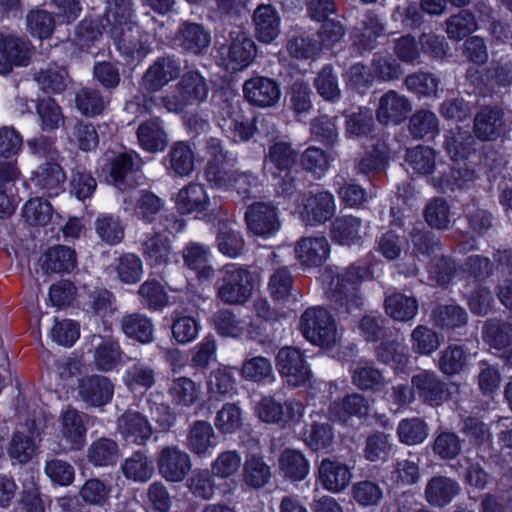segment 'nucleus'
<instances>
[{"mask_svg":"<svg viewBox=\"0 0 512 512\" xmlns=\"http://www.w3.org/2000/svg\"><path fill=\"white\" fill-rule=\"evenodd\" d=\"M251 272L238 264L230 263L219 271L216 282V297L227 305H243L253 292Z\"/></svg>","mask_w":512,"mask_h":512,"instance_id":"obj_1","label":"nucleus"},{"mask_svg":"<svg viewBox=\"0 0 512 512\" xmlns=\"http://www.w3.org/2000/svg\"><path fill=\"white\" fill-rule=\"evenodd\" d=\"M209 85L197 70L186 71L175 85V91L160 98L162 106L173 113L184 111L187 106L206 101Z\"/></svg>","mask_w":512,"mask_h":512,"instance_id":"obj_2","label":"nucleus"},{"mask_svg":"<svg viewBox=\"0 0 512 512\" xmlns=\"http://www.w3.org/2000/svg\"><path fill=\"white\" fill-rule=\"evenodd\" d=\"M365 272L363 267L352 264L331 279L330 297L336 309L350 313L362 305L360 285Z\"/></svg>","mask_w":512,"mask_h":512,"instance_id":"obj_3","label":"nucleus"},{"mask_svg":"<svg viewBox=\"0 0 512 512\" xmlns=\"http://www.w3.org/2000/svg\"><path fill=\"white\" fill-rule=\"evenodd\" d=\"M300 330L312 344L331 348L337 341V328L328 310L322 307H311L304 311L300 318Z\"/></svg>","mask_w":512,"mask_h":512,"instance_id":"obj_4","label":"nucleus"},{"mask_svg":"<svg viewBox=\"0 0 512 512\" xmlns=\"http://www.w3.org/2000/svg\"><path fill=\"white\" fill-rule=\"evenodd\" d=\"M256 54L254 41L241 29L229 33V43L219 49L220 64L229 72L247 68Z\"/></svg>","mask_w":512,"mask_h":512,"instance_id":"obj_5","label":"nucleus"},{"mask_svg":"<svg viewBox=\"0 0 512 512\" xmlns=\"http://www.w3.org/2000/svg\"><path fill=\"white\" fill-rule=\"evenodd\" d=\"M32 53V45L28 39L0 31V74L7 75L14 67L27 66Z\"/></svg>","mask_w":512,"mask_h":512,"instance_id":"obj_6","label":"nucleus"},{"mask_svg":"<svg viewBox=\"0 0 512 512\" xmlns=\"http://www.w3.org/2000/svg\"><path fill=\"white\" fill-rule=\"evenodd\" d=\"M116 49L127 60L140 61L151 51L148 35L137 25L108 30Z\"/></svg>","mask_w":512,"mask_h":512,"instance_id":"obj_7","label":"nucleus"},{"mask_svg":"<svg viewBox=\"0 0 512 512\" xmlns=\"http://www.w3.org/2000/svg\"><path fill=\"white\" fill-rule=\"evenodd\" d=\"M159 474L168 482H182L192 468L190 455L178 445H167L160 449L156 458Z\"/></svg>","mask_w":512,"mask_h":512,"instance_id":"obj_8","label":"nucleus"},{"mask_svg":"<svg viewBox=\"0 0 512 512\" xmlns=\"http://www.w3.org/2000/svg\"><path fill=\"white\" fill-rule=\"evenodd\" d=\"M276 366L286 382L293 387L305 385L312 376L304 355L298 348H281L276 356Z\"/></svg>","mask_w":512,"mask_h":512,"instance_id":"obj_9","label":"nucleus"},{"mask_svg":"<svg viewBox=\"0 0 512 512\" xmlns=\"http://www.w3.org/2000/svg\"><path fill=\"white\" fill-rule=\"evenodd\" d=\"M181 73V63L174 56L158 57L143 74L140 86L149 93L160 91Z\"/></svg>","mask_w":512,"mask_h":512,"instance_id":"obj_10","label":"nucleus"},{"mask_svg":"<svg viewBox=\"0 0 512 512\" xmlns=\"http://www.w3.org/2000/svg\"><path fill=\"white\" fill-rule=\"evenodd\" d=\"M245 221L251 233L264 238L275 235L281 227L277 208L266 202L249 205L245 212Z\"/></svg>","mask_w":512,"mask_h":512,"instance_id":"obj_11","label":"nucleus"},{"mask_svg":"<svg viewBox=\"0 0 512 512\" xmlns=\"http://www.w3.org/2000/svg\"><path fill=\"white\" fill-rule=\"evenodd\" d=\"M77 392L80 399L90 407L108 404L114 395V383L103 375H86L79 379Z\"/></svg>","mask_w":512,"mask_h":512,"instance_id":"obj_12","label":"nucleus"},{"mask_svg":"<svg viewBox=\"0 0 512 512\" xmlns=\"http://www.w3.org/2000/svg\"><path fill=\"white\" fill-rule=\"evenodd\" d=\"M243 95L249 104L259 108H268L279 101L281 91L276 80L255 76L244 82Z\"/></svg>","mask_w":512,"mask_h":512,"instance_id":"obj_13","label":"nucleus"},{"mask_svg":"<svg viewBox=\"0 0 512 512\" xmlns=\"http://www.w3.org/2000/svg\"><path fill=\"white\" fill-rule=\"evenodd\" d=\"M335 210L334 196L328 191H321L305 196L299 213L303 222L314 226L329 221Z\"/></svg>","mask_w":512,"mask_h":512,"instance_id":"obj_14","label":"nucleus"},{"mask_svg":"<svg viewBox=\"0 0 512 512\" xmlns=\"http://www.w3.org/2000/svg\"><path fill=\"white\" fill-rule=\"evenodd\" d=\"M412 388L418 397L430 406H440L449 398L446 384L434 371L421 370L411 377Z\"/></svg>","mask_w":512,"mask_h":512,"instance_id":"obj_15","label":"nucleus"},{"mask_svg":"<svg viewBox=\"0 0 512 512\" xmlns=\"http://www.w3.org/2000/svg\"><path fill=\"white\" fill-rule=\"evenodd\" d=\"M117 432L127 443L145 445L152 436L153 428L145 415L128 409L117 419Z\"/></svg>","mask_w":512,"mask_h":512,"instance_id":"obj_16","label":"nucleus"},{"mask_svg":"<svg viewBox=\"0 0 512 512\" xmlns=\"http://www.w3.org/2000/svg\"><path fill=\"white\" fill-rule=\"evenodd\" d=\"M294 254L301 266L319 267L329 257L330 243L323 235L304 236L295 243Z\"/></svg>","mask_w":512,"mask_h":512,"instance_id":"obj_17","label":"nucleus"},{"mask_svg":"<svg viewBox=\"0 0 512 512\" xmlns=\"http://www.w3.org/2000/svg\"><path fill=\"white\" fill-rule=\"evenodd\" d=\"M505 131L504 111L498 106H484L474 117V133L483 141H494Z\"/></svg>","mask_w":512,"mask_h":512,"instance_id":"obj_18","label":"nucleus"},{"mask_svg":"<svg viewBox=\"0 0 512 512\" xmlns=\"http://www.w3.org/2000/svg\"><path fill=\"white\" fill-rule=\"evenodd\" d=\"M482 338L490 348L501 352V356L512 366V324L499 319H490L482 328Z\"/></svg>","mask_w":512,"mask_h":512,"instance_id":"obj_19","label":"nucleus"},{"mask_svg":"<svg viewBox=\"0 0 512 512\" xmlns=\"http://www.w3.org/2000/svg\"><path fill=\"white\" fill-rule=\"evenodd\" d=\"M412 109L410 101L394 90H389L379 99L376 119L384 125L399 124Z\"/></svg>","mask_w":512,"mask_h":512,"instance_id":"obj_20","label":"nucleus"},{"mask_svg":"<svg viewBox=\"0 0 512 512\" xmlns=\"http://www.w3.org/2000/svg\"><path fill=\"white\" fill-rule=\"evenodd\" d=\"M318 479L325 490L338 493L349 486L352 472L345 463L324 458L318 467Z\"/></svg>","mask_w":512,"mask_h":512,"instance_id":"obj_21","label":"nucleus"},{"mask_svg":"<svg viewBox=\"0 0 512 512\" xmlns=\"http://www.w3.org/2000/svg\"><path fill=\"white\" fill-rule=\"evenodd\" d=\"M175 40L184 51L200 55L208 49L211 36L203 25L184 21L177 30Z\"/></svg>","mask_w":512,"mask_h":512,"instance_id":"obj_22","label":"nucleus"},{"mask_svg":"<svg viewBox=\"0 0 512 512\" xmlns=\"http://www.w3.org/2000/svg\"><path fill=\"white\" fill-rule=\"evenodd\" d=\"M87 416L75 408H68L60 415L61 437L70 445L72 450H80L85 443Z\"/></svg>","mask_w":512,"mask_h":512,"instance_id":"obj_23","label":"nucleus"},{"mask_svg":"<svg viewBox=\"0 0 512 512\" xmlns=\"http://www.w3.org/2000/svg\"><path fill=\"white\" fill-rule=\"evenodd\" d=\"M186 448L197 457H206L216 445L212 425L204 420L194 421L188 428L184 442Z\"/></svg>","mask_w":512,"mask_h":512,"instance_id":"obj_24","label":"nucleus"},{"mask_svg":"<svg viewBox=\"0 0 512 512\" xmlns=\"http://www.w3.org/2000/svg\"><path fill=\"white\" fill-rule=\"evenodd\" d=\"M255 35L260 42L270 43L280 33V16L271 4H260L252 16Z\"/></svg>","mask_w":512,"mask_h":512,"instance_id":"obj_25","label":"nucleus"},{"mask_svg":"<svg viewBox=\"0 0 512 512\" xmlns=\"http://www.w3.org/2000/svg\"><path fill=\"white\" fill-rule=\"evenodd\" d=\"M122 332L130 339L141 344H150L155 340V326L150 317L144 313L125 314L120 320Z\"/></svg>","mask_w":512,"mask_h":512,"instance_id":"obj_26","label":"nucleus"},{"mask_svg":"<svg viewBox=\"0 0 512 512\" xmlns=\"http://www.w3.org/2000/svg\"><path fill=\"white\" fill-rule=\"evenodd\" d=\"M139 146L150 153L164 150L168 143L163 121L159 117L142 122L136 132Z\"/></svg>","mask_w":512,"mask_h":512,"instance_id":"obj_27","label":"nucleus"},{"mask_svg":"<svg viewBox=\"0 0 512 512\" xmlns=\"http://www.w3.org/2000/svg\"><path fill=\"white\" fill-rule=\"evenodd\" d=\"M142 255L150 266L167 265L173 249L170 239L161 232L148 234L141 244Z\"/></svg>","mask_w":512,"mask_h":512,"instance_id":"obj_28","label":"nucleus"},{"mask_svg":"<svg viewBox=\"0 0 512 512\" xmlns=\"http://www.w3.org/2000/svg\"><path fill=\"white\" fill-rule=\"evenodd\" d=\"M165 168L171 176H189L194 170V153L183 141L172 144L164 160Z\"/></svg>","mask_w":512,"mask_h":512,"instance_id":"obj_29","label":"nucleus"},{"mask_svg":"<svg viewBox=\"0 0 512 512\" xmlns=\"http://www.w3.org/2000/svg\"><path fill=\"white\" fill-rule=\"evenodd\" d=\"M167 394L174 406L190 408L200 400L201 385L189 377H175L168 385Z\"/></svg>","mask_w":512,"mask_h":512,"instance_id":"obj_30","label":"nucleus"},{"mask_svg":"<svg viewBox=\"0 0 512 512\" xmlns=\"http://www.w3.org/2000/svg\"><path fill=\"white\" fill-rule=\"evenodd\" d=\"M124 202L127 205H132L134 216L145 223H152L165 204L163 199L147 190L139 191L128 199L125 198Z\"/></svg>","mask_w":512,"mask_h":512,"instance_id":"obj_31","label":"nucleus"},{"mask_svg":"<svg viewBox=\"0 0 512 512\" xmlns=\"http://www.w3.org/2000/svg\"><path fill=\"white\" fill-rule=\"evenodd\" d=\"M175 205L181 214L204 212L209 206L205 188L197 183H189L179 190Z\"/></svg>","mask_w":512,"mask_h":512,"instance_id":"obj_32","label":"nucleus"},{"mask_svg":"<svg viewBox=\"0 0 512 512\" xmlns=\"http://www.w3.org/2000/svg\"><path fill=\"white\" fill-rule=\"evenodd\" d=\"M460 490L457 481L445 476H435L425 487V498L432 506L444 507L459 494Z\"/></svg>","mask_w":512,"mask_h":512,"instance_id":"obj_33","label":"nucleus"},{"mask_svg":"<svg viewBox=\"0 0 512 512\" xmlns=\"http://www.w3.org/2000/svg\"><path fill=\"white\" fill-rule=\"evenodd\" d=\"M100 342L95 345L94 364L102 372L114 370L121 362L123 350L117 339L113 337H98Z\"/></svg>","mask_w":512,"mask_h":512,"instance_id":"obj_34","label":"nucleus"},{"mask_svg":"<svg viewBox=\"0 0 512 512\" xmlns=\"http://www.w3.org/2000/svg\"><path fill=\"white\" fill-rule=\"evenodd\" d=\"M65 179L66 175L59 164L46 162L38 168L32 181L44 194L52 197L62 190Z\"/></svg>","mask_w":512,"mask_h":512,"instance_id":"obj_35","label":"nucleus"},{"mask_svg":"<svg viewBox=\"0 0 512 512\" xmlns=\"http://www.w3.org/2000/svg\"><path fill=\"white\" fill-rule=\"evenodd\" d=\"M108 182L120 190H125L128 179L138 170L137 155L122 152L110 159Z\"/></svg>","mask_w":512,"mask_h":512,"instance_id":"obj_36","label":"nucleus"},{"mask_svg":"<svg viewBox=\"0 0 512 512\" xmlns=\"http://www.w3.org/2000/svg\"><path fill=\"white\" fill-rule=\"evenodd\" d=\"M384 308L386 314L392 319L408 322L418 313V301L413 296L393 292L385 297Z\"/></svg>","mask_w":512,"mask_h":512,"instance_id":"obj_37","label":"nucleus"},{"mask_svg":"<svg viewBox=\"0 0 512 512\" xmlns=\"http://www.w3.org/2000/svg\"><path fill=\"white\" fill-rule=\"evenodd\" d=\"M35 108L42 131L53 132L64 126L63 110L54 98L43 97L37 99Z\"/></svg>","mask_w":512,"mask_h":512,"instance_id":"obj_38","label":"nucleus"},{"mask_svg":"<svg viewBox=\"0 0 512 512\" xmlns=\"http://www.w3.org/2000/svg\"><path fill=\"white\" fill-rule=\"evenodd\" d=\"M368 409L366 398L358 393H353L340 401L333 402L329 407V416L332 420L346 421L351 416H366Z\"/></svg>","mask_w":512,"mask_h":512,"instance_id":"obj_39","label":"nucleus"},{"mask_svg":"<svg viewBox=\"0 0 512 512\" xmlns=\"http://www.w3.org/2000/svg\"><path fill=\"white\" fill-rule=\"evenodd\" d=\"M77 265L76 253L67 246L50 248L43 256L42 268L47 273L70 272Z\"/></svg>","mask_w":512,"mask_h":512,"instance_id":"obj_40","label":"nucleus"},{"mask_svg":"<svg viewBox=\"0 0 512 512\" xmlns=\"http://www.w3.org/2000/svg\"><path fill=\"white\" fill-rule=\"evenodd\" d=\"M119 458V446L110 438L102 437L93 441L87 450L89 463L96 467L113 466Z\"/></svg>","mask_w":512,"mask_h":512,"instance_id":"obj_41","label":"nucleus"},{"mask_svg":"<svg viewBox=\"0 0 512 512\" xmlns=\"http://www.w3.org/2000/svg\"><path fill=\"white\" fill-rule=\"evenodd\" d=\"M432 320L439 329L453 331L467 324L468 314L456 304L439 305L432 312Z\"/></svg>","mask_w":512,"mask_h":512,"instance_id":"obj_42","label":"nucleus"},{"mask_svg":"<svg viewBox=\"0 0 512 512\" xmlns=\"http://www.w3.org/2000/svg\"><path fill=\"white\" fill-rule=\"evenodd\" d=\"M140 303L149 311H162L169 305V296L163 285L155 280L144 281L137 291Z\"/></svg>","mask_w":512,"mask_h":512,"instance_id":"obj_43","label":"nucleus"},{"mask_svg":"<svg viewBox=\"0 0 512 512\" xmlns=\"http://www.w3.org/2000/svg\"><path fill=\"white\" fill-rule=\"evenodd\" d=\"M279 468L290 480L301 481L308 475L310 466L302 452L286 449L279 458Z\"/></svg>","mask_w":512,"mask_h":512,"instance_id":"obj_44","label":"nucleus"},{"mask_svg":"<svg viewBox=\"0 0 512 512\" xmlns=\"http://www.w3.org/2000/svg\"><path fill=\"white\" fill-rule=\"evenodd\" d=\"M121 470L127 479L140 483L149 481L154 474L152 463L141 451H136L128 457L121 465Z\"/></svg>","mask_w":512,"mask_h":512,"instance_id":"obj_45","label":"nucleus"},{"mask_svg":"<svg viewBox=\"0 0 512 512\" xmlns=\"http://www.w3.org/2000/svg\"><path fill=\"white\" fill-rule=\"evenodd\" d=\"M352 383L360 390L380 391L385 385L383 373L371 363L359 362L352 372Z\"/></svg>","mask_w":512,"mask_h":512,"instance_id":"obj_46","label":"nucleus"},{"mask_svg":"<svg viewBox=\"0 0 512 512\" xmlns=\"http://www.w3.org/2000/svg\"><path fill=\"white\" fill-rule=\"evenodd\" d=\"M477 179V173L474 168L467 163L457 162L448 175L440 179L438 187L443 191H454L456 189H466Z\"/></svg>","mask_w":512,"mask_h":512,"instance_id":"obj_47","label":"nucleus"},{"mask_svg":"<svg viewBox=\"0 0 512 512\" xmlns=\"http://www.w3.org/2000/svg\"><path fill=\"white\" fill-rule=\"evenodd\" d=\"M361 219L348 215L334 219L331 225L332 239L341 245H350L360 238Z\"/></svg>","mask_w":512,"mask_h":512,"instance_id":"obj_48","label":"nucleus"},{"mask_svg":"<svg viewBox=\"0 0 512 512\" xmlns=\"http://www.w3.org/2000/svg\"><path fill=\"white\" fill-rule=\"evenodd\" d=\"M113 268L118 279L124 284H135L143 275V264L134 253H125L115 259Z\"/></svg>","mask_w":512,"mask_h":512,"instance_id":"obj_49","label":"nucleus"},{"mask_svg":"<svg viewBox=\"0 0 512 512\" xmlns=\"http://www.w3.org/2000/svg\"><path fill=\"white\" fill-rule=\"evenodd\" d=\"M95 230L102 241L116 245L124 238L125 226L119 216L101 214L95 220Z\"/></svg>","mask_w":512,"mask_h":512,"instance_id":"obj_50","label":"nucleus"},{"mask_svg":"<svg viewBox=\"0 0 512 512\" xmlns=\"http://www.w3.org/2000/svg\"><path fill=\"white\" fill-rule=\"evenodd\" d=\"M34 79L44 92L59 94L68 85V72L63 67H48L36 73Z\"/></svg>","mask_w":512,"mask_h":512,"instance_id":"obj_51","label":"nucleus"},{"mask_svg":"<svg viewBox=\"0 0 512 512\" xmlns=\"http://www.w3.org/2000/svg\"><path fill=\"white\" fill-rule=\"evenodd\" d=\"M468 355L461 345H448L439 354L438 368L447 376L460 373L467 363Z\"/></svg>","mask_w":512,"mask_h":512,"instance_id":"obj_52","label":"nucleus"},{"mask_svg":"<svg viewBox=\"0 0 512 512\" xmlns=\"http://www.w3.org/2000/svg\"><path fill=\"white\" fill-rule=\"evenodd\" d=\"M76 107L86 116L101 114L109 102L97 88L85 87L76 94Z\"/></svg>","mask_w":512,"mask_h":512,"instance_id":"obj_53","label":"nucleus"},{"mask_svg":"<svg viewBox=\"0 0 512 512\" xmlns=\"http://www.w3.org/2000/svg\"><path fill=\"white\" fill-rule=\"evenodd\" d=\"M111 491V485L106 481L91 478L82 485L79 496L87 505L104 506L109 502Z\"/></svg>","mask_w":512,"mask_h":512,"instance_id":"obj_54","label":"nucleus"},{"mask_svg":"<svg viewBox=\"0 0 512 512\" xmlns=\"http://www.w3.org/2000/svg\"><path fill=\"white\" fill-rule=\"evenodd\" d=\"M376 358L386 365H394L397 369L406 367L409 362L407 350L396 340L382 341L375 348Z\"/></svg>","mask_w":512,"mask_h":512,"instance_id":"obj_55","label":"nucleus"},{"mask_svg":"<svg viewBox=\"0 0 512 512\" xmlns=\"http://www.w3.org/2000/svg\"><path fill=\"white\" fill-rule=\"evenodd\" d=\"M332 160L333 158L325 150L316 146H309L300 155L301 167L317 178L328 170Z\"/></svg>","mask_w":512,"mask_h":512,"instance_id":"obj_56","label":"nucleus"},{"mask_svg":"<svg viewBox=\"0 0 512 512\" xmlns=\"http://www.w3.org/2000/svg\"><path fill=\"white\" fill-rule=\"evenodd\" d=\"M409 131L414 138H433L439 132L437 116L429 110L415 112L409 121Z\"/></svg>","mask_w":512,"mask_h":512,"instance_id":"obj_57","label":"nucleus"},{"mask_svg":"<svg viewBox=\"0 0 512 512\" xmlns=\"http://www.w3.org/2000/svg\"><path fill=\"white\" fill-rule=\"evenodd\" d=\"M424 218L431 228L447 230L451 222L448 202L441 197L431 199L424 209Z\"/></svg>","mask_w":512,"mask_h":512,"instance_id":"obj_58","label":"nucleus"},{"mask_svg":"<svg viewBox=\"0 0 512 512\" xmlns=\"http://www.w3.org/2000/svg\"><path fill=\"white\" fill-rule=\"evenodd\" d=\"M397 435L400 442L406 445H417L427 438L428 426L418 417L403 419L398 424Z\"/></svg>","mask_w":512,"mask_h":512,"instance_id":"obj_59","label":"nucleus"},{"mask_svg":"<svg viewBox=\"0 0 512 512\" xmlns=\"http://www.w3.org/2000/svg\"><path fill=\"white\" fill-rule=\"evenodd\" d=\"M155 383V369L146 363H135L126 371L125 384L130 390H149Z\"/></svg>","mask_w":512,"mask_h":512,"instance_id":"obj_60","label":"nucleus"},{"mask_svg":"<svg viewBox=\"0 0 512 512\" xmlns=\"http://www.w3.org/2000/svg\"><path fill=\"white\" fill-rule=\"evenodd\" d=\"M132 0H111L108 3L106 19L109 29L124 28L136 24L133 21Z\"/></svg>","mask_w":512,"mask_h":512,"instance_id":"obj_61","label":"nucleus"},{"mask_svg":"<svg viewBox=\"0 0 512 512\" xmlns=\"http://www.w3.org/2000/svg\"><path fill=\"white\" fill-rule=\"evenodd\" d=\"M446 33L452 40H462L477 29L474 15L468 10L450 16L446 21Z\"/></svg>","mask_w":512,"mask_h":512,"instance_id":"obj_62","label":"nucleus"},{"mask_svg":"<svg viewBox=\"0 0 512 512\" xmlns=\"http://www.w3.org/2000/svg\"><path fill=\"white\" fill-rule=\"evenodd\" d=\"M212 322L218 334L226 337L238 338L246 330L244 322L228 309L215 312Z\"/></svg>","mask_w":512,"mask_h":512,"instance_id":"obj_63","label":"nucleus"},{"mask_svg":"<svg viewBox=\"0 0 512 512\" xmlns=\"http://www.w3.org/2000/svg\"><path fill=\"white\" fill-rule=\"evenodd\" d=\"M411 346L416 354L430 355L440 346V338L433 329L418 325L411 333Z\"/></svg>","mask_w":512,"mask_h":512,"instance_id":"obj_64","label":"nucleus"}]
</instances>
